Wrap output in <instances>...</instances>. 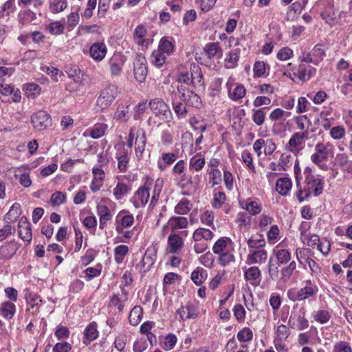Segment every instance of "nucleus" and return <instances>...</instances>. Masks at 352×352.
I'll return each mask as SVG.
<instances>
[{
	"instance_id": "42",
	"label": "nucleus",
	"mask_w": 352,
	"mask_h": 352,
	"mask_svg": "<svg viewBox=\"0 0 352 352\" xmlns=\"http://www.w3.org/2000/svg\"><path fill=\"white\" fill-rule=\"evenodd\" d=\"M280 265V264H279V263H277L276 261L274 262L272 257H271L268 261L267 268H268L269 277L272 280H276L278 278V276H279L278 267H279Z\"/></svg>"
},
{
	"instance_id": "30",
	"label": "nucleus",
	"mask_w": 352,
	"mask_h": 352,
	"mask_svg": "<svg viewBox=\"0 0 352 352\" xmlns=\"http://www.w3.org/2000/svg\"><path fill=\"white\" fill-rule=\"evenodd\" d=\"M15 305L10 301H6L1 303L0 314L6 319H12L15 314Z\"/></svg>"
},
{
	"instance_id": "50",
	"label": "nucleus",
	"mask_w": 352,
	"mask_h": 352,
	"mask_svg": "<svg viewBox=\"0 0 352 352\" xmlns=\"http://www.w3.org/2000/svg\"><path fill=\"white\" fill-rule=\"evenodd\" d=\"M43 72L47 73L50 76L52 80L54 82H58L59 78L64 76L62 71L54 67L44 66L41 67Z\"/></svg>"
},
{
	"instance_id": "49",
	"label": "nucleus",
	"mask_w": 352,
	"mask_h": 352,
	"mask_svg": "<svg viewBox=\"0 0 352 352\" xmlns=\"http://www.w3.org/2000/svg\"><path fill=\"white\" fill-rule=\"evenodd\" d=\"M308 135L307 131H304L302 133L296 132L294 133L291 138L289 140V145L292 147H297L300 146L303 140Z\"/></svg>"
},
{
	"instance_id": "1",
	"label": "nucleus",
	"mask_w": 352,
	"mask_h": 352,
	"mask_svg": "<svg viewBox=\"0 0 352 352\" xmlns=\"http://www.w3.org/2000/svg\"><path fill=\"white\" fill-rule=\"evenodd\" d=\"M118 94V87L113 84L105 86L100 92L96 105L101 109H107L115 100Z\"/></svg>"
},
{
	"instance_id": "25",
	"label": "nucleus",
	"mask_w": 352,
	"mask_h": 352,
	"mask_svg": "<svg viewBox=\"0 0 352 352\" xmlns=\"http://www.w3.org/2000/svg\"><path fill=\"white\" fill-rule=\"evenodd\" d=\"M190 70V76H192V85L194 87L203 86L204 78L200 67L195 63L191 64Z\"/></svg>"
},
{
	"instance_id": "44",
	"label": "nucleus",
	"mask_w": 352,
	"mask_h": 352,
	"mask_svg": "<svg viewBox=\"0 0 352 352\" xmlns=\"http://www.w3.org/2000/svg\"><path fill=\"white\" fill-rule=\"evenodd\" d=\"M49 8L52 13L60 12L67 7V3L65 0H49Z\"/></svg>"
},
{
	"instance_id": "17",
	"label": "nucleus",
	"mask_w": 352,
	"mask_h": 352,
	"mask_svg": "<svg viewBox=\"0 0 352 352\" xmlns=\"http://www.w3.org/2000/svg\"><path fill=\"white\" fill-rule=\"evenodd\" d=\"M171 103L177 117L179 119L185 118L188 113L187 105L185 102L177 100V94L174 91L171 92Z\"/></svg>"
},
{
	"instance_id": "20",
	"label": "nucleus",
	"mask_w": 352,
	"mask_h": 352,
	"mask_svg": "<svg viewBox=\"0 0 352 352\" xmlns=\"http://www.w3.org/2000/svg\"><path fill=\"white\" fill-rule=\"evenodd\" d=\"M305 183L311 188L315 197H318L322 193L324 182L323 180L318 177H309L307 181H305Z\"/></svg>"
},
{
	"instance_id": "31",
	"label": "nucleus",
	"mask_w": 352,
	"mask_h": 352,
	"mask_svg": "<svg viewBox=\"0 0 352 352\" xmlns=\"http://www.w3.org/2000/svg\"><path fill=\"white\" fill-rule=\"evenodd\" d=\"M207 276V271L198 267L191 273L190 278L196 285H201L206 280Z\"/></svg>"
},
{
	"instance_id": "10",
	"label": "nucleus",
	"mask_w": 352,
	"mask_h": 352,
	"mask_svg": "<svg viewBox=\"0 0 352 352\" xmlns=\"http://www.w3.org/2000/svg\"><path fill=\"white\" fill-rule=\"evenodd\" d=\"M134 222L133 215L126 210H121L116 218V230L122 232V228L131 227Z\"/></svg>"
},
{
	"instance_id": "62",
	"label": "nucleus",
	"mask_w": 352,
	"mask_h": 352,
	"mask_svg": "<svg viewBox=\"0 0 352 352\" xmlns=\"http://www.w3.org/2000/svg\"><path fill=\"white\" fill-rule=\"evenodd\" d=\"M237 338L240 342H248L253 338V332L248 327H244L237 333Z\"/></svg>"
},
{
	"instance_id": "64",
	"label": "nucleus",
	"mask_w": 352,
	"mask_h": 352,
	"mask_svg": "<svg viewBox=\"0 0 352 352\" xmlns=\"http://www.w3.org/2000/svg\"><path fill=\"white\" fill-rule=\"evenodd\" d=\"M330 318L331 315L327 310H319L314 315V320L320 324L327 323Z\"/></svg>"
},
{
	"instance_id": "8",
	"label": "nucleus",
	"mask_w": 352,
	"mask_h": 352,
	"mask_svg": "<svg viewBox=\"0 0 352 352\" xmlns=\"http://www.w3.org/2000/svg\"><path fill=\"white\" fill-rule=\"evenodd\" d=\"M305 312L300 315L295 311H292L288 320L289 326L294 329L300 331L306 329L309 327V321L305 317Z\"/></svg>"
},
{
	"instance_id": "16",
	"label": "nucleus",
	"mask_w": 352,
	"mask_h": 352,
	"mask_svg": "<svg viewBox=\"0 0 352 352\" xmlns=\"http://www.w3.org/2000/svg\"><path fill=\"white\" fill-rule=\"evenodd\" d=\"M267 258V251L264 249L250 250L247 256V263L261 264L266 261Z\"/></svg>"
},
{
	"instance_id": "18",
	"label": "nucleus",
	"mask_w": 352,
	"mask_h": 352,
	"mask_svg": "<svg viewBox=\"0 0 352 352\" xmlns=\"http://www.w3.org/2000/svg\"><path fill=\"white\" fill-rule=\"evenodd\" d=\"M89 53L94 60H102L107 54L106 45L103 43H94L90 47Z\"/></svg>"
},
{
	"instance_id": "14",
	"label": "nucleus",
	"mask_w": 352,
	"mask_h": 352,
	"mask_svg": "<svg viewBox=\"0 0 352 352\" xmlns=\"http://www.w3.org/2000/svg\"><path fill=\"white\" fill-rule=\"evenodd\" d=\"M98 324L95 321L89 323L83 331L82 343L85 345L89 344L92 341L98 338Z\"/></svg>"
},
{
	"instance_id": "12",
	"label": "nucleus",
	"mask_w": 352,
	"mask_h": 352,
	"mask_svg": "<svg viewBox=\"0 0 352 352\" xmlns=\"http://www.w3.org/2000/svg\"><path fill=\"white\" fill-rule=\"evenodd\" d=\"M126 61V58L120 53H116L109 60L111 74L119 76L122 70V67Z\"/></svg>"
},
{
	"instance_id": "33",
	"label": "nucleus",
	"mask_w": 352,
	"mask_h": 352,
	"mask_svg": "<svg viewBox=\"0 0 352 352\" xmlns=\"http://www.w3.org/2000/svg\"><path fill=\"white\" fill-rule=\"evenodd\" d=\"M296 268V263L294 261L289 263V264L280 270V281L282 283L287 282L291 278L293 272Z\"/></svg>"
},
{
	"instance_id": "23",
	"label": "nucleus",
	"mask_w": 352,
	"mask_h": 352,
	"mask_svg": "<svg viewBox=\"0 0 352 352\" xmlns=\"http://www.w3.org/2000/svg\"><path fill=\"white\" fill-rule=\"evenodd\" d=\"M170 253L176 254L184 246L183 239L177 234H170L168 238Z\"/></svg>"
},
{
	"instance_id": "34",
	"label": "nucleus",
	"mask_w": 352,
	"mask_h": 352,
	"mask_svg": "<svg viewBox=\"0 0 352 352\" xmlns=\"http://www.w3.org/2000/svg\"><path fill=\"white\" fill-rule=\"evenodd\" d=\"M67 73L68 76L74 79L76 82L82 83L85 80V73L76 65L71 66L67 71Z\"/></svg>"
},
{
	"instance_id": "56",
	"label": "nucleus",
	"mask_w": 352,
	"mask_h": 352,
	"mask_svg": "<svg viewBox=\"0 0 352 352\" xmlns=\"http://www.w3.org/2000/svg\"><path fill=\"white\" fill-rule=\"evenodd\" d=\"M276 262L279 264H287L291 260V253L287 249H281L275 253Z\"/></svg>"
},
{
	"instance_id": "38",
	"label": "nucleus",
	"mask_w": 352,
	"mask_h": 352,
	"mask_svg": "<svg viewBox=\"0 0 352 352\" xmlns=\"http://www.w3.org/2000/svg\"><path fill=\"white\" fill-rule=\"evenodd\" d=\"M248 248L258 250L265 245V241L262 234L253 235L248 241Z\"/></svg>"
},
{
	"instance_id": "43",
	"label": "nucleus",
	"mask_w": 352,
	"mask_h": 352,
	"mask_svg": "<svg viewBox=\"0 0 352 352\" xmlns=\"http://www.w3.org/2000/svg\"><path fill=\"white\" fill-rule=\"evenodd\" d=\"M163 183H164L163 179H160V178H158L155 181V184L154 189H153V195L151 197V202L149 204V207L155 206L156 202L157 201V200L159 199L160 194L162 191Z\"/></svg>"
},
{
	"instance_id": "26",
	"label": "nucleus",
	"mask_w": 352,
	"mask_h": 352,
	"mask_svg": "<svg viewBox=\"0 0 352 352\" xmlns=\"http://www.w3.org/2000/svg\"><path fill=\"white\" fill-rule=\"evenodd\" d=\"M292 186V181L289 178L280 177L276 181V190L280 195L287 196Z\"/></svg>"
},
{
	"instance_id": "21",
	"label": "nucleus",
	"mask_w": 352,
	"mask_h": 352,
	"mask_svg": "<svg viewBox=\"0 0 352 352\" xmlns=\"http://www.w3.org/2000/svg\"><path fill=\"white\" fill-rule=\"evenodd\" d=\"M204 51L210 59L214 57L221 58L223 55V50L218 42L207 43L204 47Z\"/></svg>"
},
{
	"instance_id": "37",
	"label": "nucleus",
	"mask_w": 352,
	"mask_h": 352,
	"mask_svg": "<svg viewBox=\"0 0 352 352\" xmlns=\"http://www.w3.org/2000/svg\"><path fill=\"white\" fill-rule=\"evenodd\" d=\"M168 223L172 230L186 228L188 226V219L184 217H172Z\"/></svg>"
},
{
	"instance_id": "57",
	"label": "nucleus",
	"mask_w": 352,
	"mask_h": 352,
	"mask_svg": "<svg viewBox=\"0 0 352 352\" xmlns=\"http://www.w3.org/2000/svg\"><path fill=\"white\" fill-rule=\"evenodd\" d=\"M85 274L84 278L86 280L89 281L95 277H98L101 274L102 266L98 265L96 267H89L84 270Z\"/></svg>"
},
{
	"instance_id": "28",
	"label": "nucleus",
	"mask_w": 352,
	"mask_h": 352,
	"mask_svg": "<svg viewBox=\"0 0 352 352\" xmlns=\"http://www.w3.org/2000/svg\"><path fill=\"white\" fill-rule=\"evenodd\" d=\"M21 213V205L19 203H14L6 214L4 220L6 221V223L10 224V223H13L17 220Z\"/></svg>"
},
{
	"instance_id": "36",
	"label": "nucleus",
	"mask_w": 352,
	"mask_h": 352,
	"mask_svg": "<svg viewBox=\"0 0 352 352\" xmlns=\"http://www.w3.org/2000/svg\"><path fill=\"white\" fill-rule=\"evenodd\" d=\"M226 85L228 89L229 97L232 100L236 101L245 96L246 90L243 85H237L232 93L230 91V87L228 82H227Z\"/></svg>"
},
{
	"instance_id": "52",
	"label": "nucleus",
	"mask_w": 352,
	"mask_h": 352,
	"mask_svg": "<svg viewBox=\"0 0 352 352\" xmlns=\"http://www.w3.org/2000/svg\"><path fill=\"white\" fill-rule=\"evenodd\" d=\"M131 190V186L124 183L118 182L113 189V195L117 199H120L122 196L126 195Z\"/></svg>"
},
{
	"instance_id": "6",
	"label": "nucleus",
	"mask_w": 352,
	"mask_h": 352,
	"mask_svg": "<svg viewBox=\"0 0 352 352\" xmlns=\"http://www.w3.org/2000/svg\"><path fill=\"white\" fill-rule=\"evenodd\" d=\"M31 123L37 131H43L51 126L50 115L45 111H38L31 116Z\"/></svg>"
},
{
	"instance_id": "60",
	"label": "nucleus",
	"mask_w": 352,
	"mask_h": 352,
	"mask_svg": "<svg viewBox=\"0 0 352 352\" xmlns=\"http://www.w3.org/2000/svg\"><path fill=\"white\" fill-rule=\"evenodd\" d=\"M65 29L64 25L60 21H54L50 23L47 26V30L50 32V34L53 35H58L63 32Z\"/></svg>"
},
{
	"instance_id": "59",
	"label": "nucleus",
	"mask_w": 352,
	"mask_h": 352,
	"mask_svg": "<svg viewBox=\"0 0 352 352\" xmlns=\"http://www.w3.org/2000/svg\"><path fill=\"white\" fill-rule=\"evenodd\" d=\"M191 91L192 90H190V89L186 85H180L177 87V91L175 90H173L172 91H174L177 94V98L178 100L184 102L190 95V92H191Z\"/></svg>"
},
{
	"instance_id": "19",
	"label": "nucleus",
	"mask_w": 352,
	"mask_h": 352,
	"mask_svg": "<svg viewBox=\"0 0 352 352\" xmlns=\"http://www.w3.org/2000/svg\"><path fill=\"white\" fill-rule=\"evenodd\" d=\"M325 5L324 10L320 13V16L329 24L333 23L336 19V12L333 0H324Z\"/></svg>"
},
{
	"instance_id": "55",
	"label": "nucleus",
	"mask_w": 352,
	"mask_h": 352,
	"mask_svg": "<svg viewBox=\"0 0 352 352\" xmlns=\"http://www.w3.org/2000/svg\"><path fill=\"white\" fill-rule=\"evenodd\" d=\"M267 107L260 108L258 109H254L252 114V120L257 126L262 125L265 122V109Z\"/></svg>"
},
{
	"instance_id": "27",
	"label": "nucleus",
	"mask_w": 352,
	"mask_h": 352,
	"mask_svg": "<svg viewBox=\"0 0 352 352\" xmlns=\"http://www.w3.org/2000/svg\"><path fill=\"white\" fill-rule=\"evenodd\" d=\"M146 144V134L143 130L138 131V135L135 139L136 146L135 148L136 156L138 157H142L143 152L145 149Z\"/></svg>"
},
{
	"instance_id": "61",
	"label": "nucleus",
	"mask_w": 352,
	"mask_h": 352,
	"mask_svg": "<svg viewBox=\"0 0 352 352\" xmlns=\"http://www.w3.org/2000/svg\"><path fill=\"white\" fill-rule=\"evenodd\" d=\"M97 213L100 219L109 221L112 218L109 208L104 205L97 206Z\"/></svg>"
},
{
	"instance_id": "5",
	"label": "nucleus",
	"mask_w": 352,
	"mask_h": 352,
	"mask_svg": "<svg viewBox=\"0 0 352 352\" xmlns=\"http://www.w3.org/2000/svg\"><path fill=\"white\" fill-rule=\"evenodd\" d=\"M318 292L316 286H305L298 290L290 289L287 292V296L290 300L301 301L311 296H314Z\"/></svg>"
},
{
	"instance_id": "58",
	"label": "nucleus",
	"mask_w": 352,
	"mask_h": 352,
	"mask_svg": "<svg viewBox=\"0 0 352 352\" xmlns=\"http://www.w3.org/2000/svg\"><path fill=\"white\" fill-rule=\"evenodd\" d=\"M205 165V159L204 157H199L196 155L192 157L190 160L189 167L190 170L199 171Z\"/></svg>"
},
{
	"instance_id": "41",
	"label": "nucleus",
	"mask_w": 352,
	"mask_h": 352,
	"mask_svg": "<svg viewBox=\"0 0 352 352\" xmlns=\"http://www.w3.org/2000/svg\"><path fill=\"white\" fill-rule=\"evenodd\" d=\"M36 19V14L30 9L22 10L19 14V21L22 25L32 22Z\"/></svg>"
},
{
	"instance_id": "32",
	"label": "nucleus",
	"mask_w": 352,
	"mask_h": 352,
	"mask_svg": "<svg viewBox=\"0 0 352 352\" xmlns=\"http://www.w3.org/2000/svg\"><path fill=\"white\" fill-rule=\"evenodd\" d=\"M214 236L212 232L208 229L199 228L193 233L192 238L195 242L205 239L206 241L211 240Z\"/></svg>"
},
{
	"instance_id": "13",
	"label": "nucleus",
	"mask_w": 352,
	"mask_h": 352,
	"mask_svg": "<svg viewBox=\"0 0 352 352\" xmlns=\"http://www.w3.org/2000/svg\"><path fill=\"white\" fill-rule=\"evenodd\" d=\"M244 278L252 285H258L261 281V271L256 266L243 267Z\"/></svg>"
},
{
	"instance_id": "51",
	"label": "nucleus",
	"mask_w": 352,
	"mask_h": 352,
	"mask_svg": "<svg viewBox=\"0 0 352 352\" xmlns=\"http://www.w3.org/2000/svg\"><path fill=\"white\" fill-rule=\"evenodd\" d=\"M25 92L28 98H34L36 96L40 94L41 87L38 84L34 82L27 83L25 85Z\"/></svg>"
},
{
	"instance_id": "3",
	"label": "nucleus",
	"mask_w": 352,
	"mask_h": 352,
	"mask_svg": "<svg viewBox=\"0 0 352 352\" xmlns=\"http://www.w3.org/2000/svg\"><path fill=\"white\" fill-rule=\"evenodd\" d=\"M316 152L311 155V160L315 164L327 161L329 157L333 156V146L327 142L326 144L318 143L315 146Z\"/></svg>"
},
{
	"instance_id": "4",
	"label": "nucleus",
	"mask_w": 352,
	"mask_h": 352,
	"mask_svg": "<svg viewBox=\"0 0 352 352\" xmlns=\"http://www.w3.org/2000/svg\"><path fill=\"white\" fill-rule=\"evenodd\" d=\"M151 186V181L148 179L144 186L139 188L135 192L134 196L131 199V201L133 203L135 208H138L145 206L150 197L149 190Z\"/></svg>"
},
{
	"instance_id": "22",
	"label": "nucleus",
	"mask_w": 352,
	"mask_h": 352,
	"mask_svg": "<svg viewBox=\"0 0 352 352\" xmlns=\"http://www.w3.org/2000/svg\"><path fill=\"white\" fill-rule=\"evenodd\" d=\"M177 314L179 315L181 320L194 319L198 316L195 306L188 303L184 307H181L177 310Z\"/></svg>"
},
{
	"instance_id": "54",
	"label": "nucleus",
	"mask_w": 352,
	"mask_h": 352,
	"mask_svg": "<svg viewBox=\"0 0 352 352\" xmlns=\"http://www.w3.org/2000/svg\"><path fill=\"white\" fill-rule=\"evenodd\" d=\"M190 210V201L187 199H182L175 207V212L178 214H186Z\"/></svg>"
},
{
	"instance_id": "24",
	"label": "nucleus",
	"mask_w": 352,
	"mask_h": 352,
	"mask_svg": "<svg viewBox=\"0 0 352 352\" xmlns=\"http://www.w3.org/2000/svg\"><path fill=\"white\" fill-rule=\"evenodd\" d=\"M241 207L248 211L251 215H256L261 212V207L257 201L248 199L239 201Z\"/></svg>"
},
{
	"instance_id": "2",
	"label": "nucleus",
	"mask_w": 352,
	"mask_h": 352,
	"mask_svg": "<svg viewBox=\"0 0 352 352\" xmlns=\"http://www.w3.org/2000/svg\"><path fill=\"white\" fill-rule=\"evenodd\" d=\"M149 107L153 113L160 119L170 122L172 113L168 105L161 98H154L149 102Z\"/></svg>"
},
{
	"instance_id": "39",
	"label": "nucleus",
	"mask_w": 352,
	"mask_h": 352,
	"mask_svg": "<svg viewBox=\"0 0 352 352\" xmlns=\"http://www.w3.org/2000/svg\"><path fill=\"white\" fill-rule=\"evenodd\" d=\"M300 240L302 241L303 243L306 244L309 247H311L312 248H314L317 245L318 249L321 252H322L321 244L319 243L320 238L318 235L311 234L310 233H309V234H307L304 237L301 238Z\"/></svg>"
},
{
	"instance_id": "53",
	"label": "nucleus",
	"mask_w": 352,
	"mask_h": 352,
	"mask_svg": "<svg viewBox=\"0 0 352 352\" xmlns=\"http://www.w3.org/2000/svg\"><path fill=\"white\" fill-rule=\"evenodd\" d=\"M185 104L188 106H190L197 109H199L201 107L202 102L200 97L195 93L193 91L190 92V95L186 98L184 102Z\"/></svg>"
},
{
	"instance_id": "35",
	"label": "nucleus",
	"mask_w": 352,
	"mask_h": 352,
	"mask_svg": "<svg viewBox=\"0 0 352 352\" xmlns=\"http://www.w3.org/2000/svg\"><path fill=\"white\" fill-rule=\"evenodd\" d=\"M143 316V310L140 306H135L130 311L129 320L131 325H138Z\"/></svg>"
},
{
	"instance_id": "47",
	"label": "nucleus",
	"mask_w": 352,
	"mask_h": 352,
	"mask_svg": "<svg viewBox=\"0 0 352 352\" xmlns=\"http://www.w3.org/2000/svg\"><path fill=\"white\" fill-rule=\"evenodd\" d=\"M129 252V248L125 245H120L115 248L114 249V258L117 263H121L124 256Z\"/></svg>"
},
{
	"instance_id": "9",
	"label": "nucleus",
	"mask_w": 352,
	"mask_h": 352,
	"mask_svg": "<svg viewBox=\"0 0 352 352\" xmlns=\"http://www.w3.org/2000/svg\"><path fill=\"white\" fill-rule=\"evenodd\" d=\"M157 248L155 246H150L146 249L144 254V256L140 262L141 272L145 273L150 270L151 267L155 262Z\"/></svg>"
},
{
	"instance_id": "40",
	"label": "nucleus",
	"mask_w": 352,
	"mask_h": 352,
	"mask_svg": "<svg viewBox=\"0 0 352 352\" xmlns=\"http://www.w3.org/2000/svg\"><path fill=\"white\" fill-rule=\"evenodd\" d=\"M107 129V124L104 123H96L89 131V135L94 139L102 137Z\"/></svg>"
},
{
	"instance_id": "63",
	"label": "nucleus",
	"mask_w": 352,
	"mask_h": 352,
	"mask_svg": "<svg viewBox=\"0 0 352 352\" xmlns=\"http://www.w3.org/2000/svg\"><path fill=\"white\" fill-rule=\"evenodd\" d=\"M177 342V338L176 336L173 333H169L168 334L165 338L164 342V349L165 351H169L173 349Z\"/></svg>"
},
{
	"instance_id": "7",
	"label": "nucleus",
	"mask_w": 352,
	"mask_h": 352,
	"mask_svg": "<svg viewBox=\"0 0 352 352\" xmlns=\"http://www.w3.org/2000/svg\"><path fill=\"white\" fill-rule=\"evenodd\" d=\"M133 66L135 78L140 82H144L148 72L145 57L138 56L133 63Z\"/></svg>"
},
{
	"instance_id": "15",
	"label": "nucleus",
	"mask_w": 352,
	"mask_h": 352,
	"mask_svg": "<svg viewBox=\"0 0 352 352\" xmlns=\"http://www.w3.org/2000/svg\"><path fill=\"white\" fill-rule=\"evenodd\" d=\"M316 69L310 65L303 64L299 65L296 72H293V75L297 77L300 80L306 82L315 75Z\"/></svg>"
},
{
	"instance_id": "48",
	"label": "nucleus",
	"mask_w": 352,
	"mask_h": 352,
	"mask_svg": "<svg viewBox=\"0 0 352 352\" xmlns=\"http://www.w3.org/2000/svg\"><path fill=\"white\" fill-rule=\"evenodd\" d=\"M116 158L118 161V168L121 173H125L127 169V166L129 162V157L128 152L124 151L120 155H116Z\"/></svg>"
},
{
	"instance_id": "11",
	"label": "nucleus",
	"mask_w": 352,
	"mask_h": 352,
	"mask_svg": "<svg viewBox=\"0 0 352 352\" xmlns=\"http://www.w3.org/2000/svg\"><path fill=\"white\" fill-rule=\"evenodd\" d=\"M19 236L25 242L30 243L32 239L31 224L26 217L23 216L18 223Z\"/></svg>"
},
{
	"instance_id": "46",
	"label": "nucleus",
	"mask_w": 352,
	"mask_h": 352,
	"mask_svg": "<svg viewBox=\"0 0 352 352\" xmlns=\"http://www.w3.org/2000/svg\"><path fill=\"white\" fill-rule=\"evenodd\" d=\"M241 50L239 48H235L232 50L228 54L225 61L230 63V65L228 66L230 68H234L237 65V63L239 59Z\"/></svg>"
},
{
	"instance_id": "29",
	"label": "nucleus",
	"mask_w": 352,
	"mask_h": 352,
	"mask_svg": "<svg viewBox=\"0 0 352 352\" xmlns=\"http://www.w3.org/2000/svg\"><path fill=\"white\" fill-rule=\"evenodd\" d=\"M175 40L173 38L162 37L159 43V51L170 54L173 52L175 48Z\"/></svg>"
},
{
	"instance_id": "45",
	"label": "nucleus",
	"mask_w": 352,
	"mask_h": 352,
	"mask_svg": "<svg viewBox=\"0 0 352 352\" xmlns=\"http://www.w3.org/2000/svg\"><path fill=\"white\" fill-rule=\"evenodd\" d=\"M231 240L228 237H221L219 239L212 247L214 254H220L223 252L228 245V243Z\"/></svg>"
}]
</instances>
